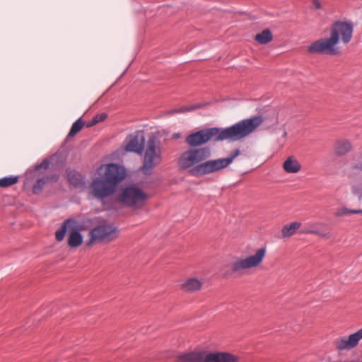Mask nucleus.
Segmentation results:
<instances>
[{
    "label": "nucleus",
    "instance_id": "obj_25",
    "mask_svg": "<svg viewBox=\"0 0 362 362\" xmlns=\"http://www.w3.org/2000/svg\"><path fill=\"white\" fill-rule=\"evenodd\" d=\"M348 214H362V209H349L346 207H341L335 212V216L340 217Z\"/></svg>",
    "mask_w": 362,
    "mask_h": 362
},
{
    "label": "nucleus",
    "instance_id": "obj_33",
    "mask_svg": "<svg viewBox=\"0 0 362 362\" xmlns=\"http://www.w3.org/2000/svg\"><path fill=\"white\" fill-rule=\"evenodd\" d=\"M286 135H287V132H286V131L284 129V132H283V136L285 138V137L286 136Z\"/></svg>",
    "mask_w": 362,
    "mask_h": 362
},
{
    "label": "nucleus",
    "instance_id": "obj_28",
    "mask_svg": "<svg viewBox=\"0 0 362 362\" xmlns=\"http://www.w3.org/2000/svg\"><path fill=\"white\" fill-rule=\"evenodd\" d=\"M352 192H353V193L354 194L358 196V199L360 201L362 200V192H361V190L360 187H353Z\"/></svg>",
    "mask_w": 362,
    "mask_h": 362
},
{
    "label": "nucleus",
    "instance_id": "obj_31",
    "mask_svg": "<svg viewBox=\"0 0 362 362\" xmlns=\"http://www.w3.org/2000/svg\"><path fill=\"white\" fill-rule=\"evenodd\" d=\"M313 5L316 9H319L320 8V3L318 0H313Z\"/></svg>",
    "mask_w": 362,
    "mask_h": 362
},
{
    "label": "nucleus",
    "instance_id": "obj_2",
    "mask_svg": "<svg viewBox=\"0 0 362 362\" xmlns=\"http://www.w3.org/2000/svg\"><path fill=\"white\" fill-rule=\"evenodd\" d=\"M99 177L94 178L90 186V194L103 202L117 192L119 184L124 179L125 169L116 163L101 165L97 170Z\"/></svg>",
    "mask_w": 362,
    "mask_h": 362
},
{
    "label": "nucleus",
    "instance_id": "obj_24",
    "mask_svg": "<svg viewBox=\"0 0 362 362\" xmlns=\"http://www.w3.org/2000/svg\"><path fill=\"white\" fill-rule=\"evenodd\" d=\"M84 125V122L81 119H78L71 126V128L68 134V136H74L78 132L81 130Z\"/></svg>",
    "mask_w": 362,
    "mask_h": 362
},
{
    "label": "nucleus",
    "instance_id": "obj_7",
    "mask_svg": "<svg viewBox=\"0 0 362 362\" xmlns=\"http://www.w3.org/2000/svg\"><path fill=\"white\" fill-rule=\"evenodd\" d=\"M266 248L257 249L254 255L240 258L233 262L231 269L235 274H243L244 271L258 267L266 255Z\"/></svg>",
    "mask_w": 362,
    "mask_h": 362
},
{
    "label": "nucleus",
    "instance_id": "obj_32",
    "mask_svg": "<svg viewBox=\"0 0 362 362\" xmlns=\"http://www.w3.org/2000/svg\"><path fill=\"white\" fill-rule=\"evenodd\" d=\"M98 123V122L97 121V119L94 117L93 120L91 121V122L89 124H88V127H92L93 125L97 124Z\"/></svg>",
    "mask_w": 362,
    "mask_h": 362
},
{
    "label": "nucleus",
    "instance_id": "obj_30",
    "mask_svg": "<svg viewBox=\"0 0 362 362\" xmlns=\"http://www.w3.org/2000/svg\"><path fill=\"white\" fill-rule=\"evenodd\" d=\"M353 170L355 171V173H357L358 171H362V162L356 164L354 166Z\"/></svg>",
    "mask_w": 362,
    "mask_h": 362
},
{
    "label": "nucleus",
    "instance_id": "obj_1",
    "mask_svg": "<svg viewBox=\"0 0 362 362\" xmlns=\"http://www.w3.org/2000/svg\"><path fill=\"white\" fill-rule=\"evenodd\" d=\"M191 147L182 152L177 163L181 170H188L191 175L201 177L218 172L226 168L240 154L235 149L226 158L209 160L211 156L209 147H199L208 142L221 141L220 128L211 127L192 132L185 139Z\"/></svg>",
    "mask_w": 362,
    "mask_h": 362
},
{
    "label": "nucleus",
    "instance_id": "obj_21",
    "mask_svg": "<svg viewBox=\"0 0 362 362\" xmlns=\"http://www.w3.org/2000/svg\"><path fill=\"white\" fill-rule=\"evenodd\" d=\"M273 39L272 32L269 29H265L260 33L255 35V40L261 45H265L270 42Z\"/></svg>",
    "mask_w": 362,
    "mask_h": 362
},
{
    "label": "nucleus",
    "instance_id": "obj_17",
    "mask_svg": "<svg viewBox=\"0 0 362 362\" xmlns=\"http://www.w3.org/2000/svg\"><path fill=\"white\" fill-rule=\"evenodd\" d=\"M322 223L320 222L314 223L311 225L308 226L306 228H305L303 230H301V233H305V234H315L317 235L322 238H329V235L328 233L321 232L320 230H318V226L321 225Z\"/></svg>",
    "mask_w": 362,
    "mask_h": 362
},
{
    "label": "nucleus",
    "instance_id": "obj_11",
    "mask_svg": "<svg viewBox=\"0 0 362 362\" xmlns=\"http://www.w3.org/2000/svg\"><path fill=\"white\" fill-rule=\"evenodd\" d=\"M206 362H238V358L228 352H208Z\"/></svg>",
    "mask_w": 362,
    "mask_h": 362
},
{
    "label": "nucleus",
    "instance_id": "obj_23",
    "mask_svg": "<svg viewBox=\"0 0 362 362\" xmlns=\"http://www.w3.org/2000/svg\"><path fill=\"white\" fill-rule=\"evenodd\" d=\"M18 181V177L11 175L8 177H4L0 179V187H7L17 183Z\"/></svg>",
    "mask_w": 362,
    "mask_h": 362
},
{
    "label": "nucleus",
    "instance_id": "obj_20",
    "mask_svg": "<svg viewBox=\"0 0 362 362\" xmlns=\"http://www.w3.org/2000/svg\"><path fill=\"white\" fill-rule=\"evenodd\" d=\"M74 223V220L71 218L66 219L63 222L60 228L58 229L55 233V238L57 241H62L64 240L66 233L67 231V228Z\"/></svg>",
    "mask_w": 362,
    "mask_h": 362
},
{
    "label": "nucleus",
    "instance_id": "obj_16",
    "mask_svg": "<svg viewBox=\"0 0 362 362\" xmlns=\"http://www.w3.org/2000/svg\"><path fill=\"white\" fill-rule=\"evenodd\" d=\"M82 242L83 237L80 232L74 228L71 230L68 238V245L71 247H77L81 245Z\"/></svg>",
    "mask_w": 362,
    "mask_h": 362
},
{
    "label": "nucleus",
    "instance_id": "obj_5",
    "mask_svg": "<svg viewBox=\"0 0 362 362\" xmlns=\"http://www.w3.org/2000/svg\"><path fill=\"white\" fill-rule=\"evenodd\" d=\"M162 162V150L160 141L155 135H151L147 141L144 151L143 164L141 168L142 173L150 175L153 169Z\"/></svg>",
    "mask_w": 362,
    "mask_h": 362
},
{
    "label": "nucleus",
    "instance_id": "obj_9",
    "mask_svg": "<svg viewBox=\"0 0 362 362\" xmlns=\"http://www.w3.org/2000/svg\"><path fill=\"white\" fill-rule=\"evenodd\" d=\"M361 339L362 327L349 336H343L335 339L334 345L338 351H349L356 348Z\"/></svg>",
    "mask_w": 362,
    "mask_h": 362
},
{
    "label": "nucleus",
    "instance_id": "obj_34",
    "mask_svg": "<svg viewBox=\"0 0 362 362\" xmlns=\"http://www.w3.org/2000/svg\"><path fill=\"white\" fill-rule=\"evenodd\" d=\"M52 179L57 180L58 179V176L55 175L52 177Z\"/></svg>",
    "mask_w": 362,
    "mask_h": 362
},
{
    "label": "nucleus",
    "instance_id": "obj_15",
    "mask_svg": "<svg viewBox=\"0 0 362 362\" xmlns=\"http://www.w3.org/2000/svg\"><path fill=\"white\" fill-rule=\"evenodd\" d=\"M202 284L201 280L196 278H189L182 284V289L187 292L193 293L199 291Z\"/></svg>",
    "mask_w": 362,
    "mask_h": 362
},
{
    "label": "nucleus",
    "instance_id": "obj_4",
    "mask_svg": "<svg viewBox=\"0 0 362 362\" xmlns=\"http://www.w3.org/2000/svg\"><path fill=\"white\" fill-rule=\"evenodd\" d=\"M263 122L262 116L242 119L230 127L220 128L221 141H240L254 132Z\"/></svg>",
    "mask_w": 362,
    "mask_h": 362
},
{
    "label": "nucleus",
    "instance_id": "obj_13",
    "mask_svg": "<svg viewBox=\"0 0 362 362\" xmlns=\"http://www.w3.org/2000/svg\"><path fill=\"white\" fill-rule=\"evenodd\" d=\"M301 168L299 161L293 156H288L283 163V169L287 173H297Z\"/></svg>",
    "mask_w": 362,
    "mask_h": 362
},
{
    "label": "nucleus",
    "instance_id": "obj_29",
    "mask_svg": "<svg viewBox=\"0 0 362 362\" xmlns=\"http://www.w3.org/2000/svg\"><path fill=\"white\" fill-rule=\"evenodd\" d=\"M107 117V115L105 112H103L101 114L97 115L95 116V118L97 119V121L99 122H101L104 121Z\"/></svg>",
    "mask_w": 362,
    "mask_h": 362
},
{
    "label": "nucleus",
    "instance_id": "obj_3",
    "mask_svg": "<svg viewBox=\"0 0 362 362\" xmlns=\"http://www.w3.org/2000/svg\"><path fill=\"white\" fill-rule=\"evenodd\" d=\"M353 30V25L350 23L335 22L332 25L330 37L313 42L308 47V51L311 54L336 55L339 53L336 45L340 37L344 43H348L352 37Z\"/></svg>",
    "mask_w": 362,
    "mask_h": 362
},
{
    "label": "nucleus",
    "instance_id": "obj_12",
    "mask_svg": "<svg viewBox=\"0 0 362 362\" xmlns=\"http://www.w3.org/2000/svg\"><path fill=\"white\" fill-rule=\"evenodd\" d=\"M208 351H193L181 354L177 362H206Z\"/></svg>",
    "mask_w": 362,
    "mask_h": 362
},
{
    "label": "nucleus",
    "instance_id": "obj_18",
    "mask_svg": "<svg viewBox=\"0 0 362 362\" xmlns=\"http://www.w3.org/2000/svg\"><path fill=\"white\" fill-rule=\"evenodd\" d=\"M351 149V144L347 140H339L335 145V153L339 156H342L350 151Z\"/></svg>",
    "mask_w": 362,
    "mask_h": 362
},
{
    "label": "nucleus",
    "instance_id": "obj_26",
    "mask_svg": "<svg viewBox=\"0 0 362 362\" xmlns=\"http://www.w3.org/2000/svg\"><path fill=\"white\" fill-rule=\"evenodd\" d=\"M45 184V178H39L37 182L35 183L33 187V192L34 194H39L42 189L44 185Z\"/></svg>",
    "mask_w": 362,
    "mask_h": 362
},
{
    "label": "nucleus",
    "instance_id": "obj_6",
    "mask_svg": "<svg viewBox=\"0 0 362 362\" xmlns=\"http://www.w3.org/2000/svg\"><path fill=\"white\" fill-rule=\"evenodd\" d=\"M148 198L146 192L133 185L122 190L117 197V202L124 206L139 209L145 205Z\"/></svg>",
    "mask_w": 362,
    "mask_h": 362
},
{
    "label": "nucleus",
    "instance_id": "obj_27",
    "mask_svg": "<svg viewBox=\"0 0 362 362\" xmlns=\"http://www.w3.org/2000/svg\"><path fill=\"white\" fill-rule=\"evenodd\" d=\"M49 160L45 159L41 163L37 164L35 166V168H36V170H39V169H42V168L47 169L49 168Z\"/></svg>",
    "mask_w": 362,
    "mask_h": 362
},
{
    "label": "nucleus",
    "instance_id": "obj_8",
    "mask_svg": "<svg viewBox=\"0 0 362 362\" xmlns=\"http://www.w3.org/2000/svg\"><path fill=\"white\" fill-rule=\"evenodd\" d=\"M90 236L91 242H109L118 236V230L112 225H102L91 229Z\"/></svg>",
    "mask_w": 362,
    "mask_h": 362
},
{
    "label": "nucleus",
    "instance_id": "obj_19",
    "mask_svg": "<svg viewBox=\"0 0 362 362\" xmlns=\"http://www.w3.org/2000/svg\"><path fill=\"white\" fill-rule=\"evenodd\" d=\"M204 106H205V104H197V105L183 106V107H179V108H175V109L170 110L166 112V115H172L174 114L186 113V112L193 111L197 109L203 107Z\"/></svg>",
    "mask_w": 362,
    "mask_h": 362
},
{
    "label": "nucleus",
    "instance_id": "obj_10",
    "mask_svg": "<svg viewBox=\"0 0 362 362\" xmlns=\"http://www.w3.org/2000/svg\"><path fill=\"white\" fill-rule=\"evenodd\" d=\"M145 136L143 132H136L129 134L124 141V149L127 152L136 153L141 155L144 151Z\"/></svg>",
    "mask_w": 362,
    "mask_h": 362
},
{
    "label": "nucleus",
    "instance_id": "obj_14",
    "mask_svg": "<svg viewBox=\"0 0 362 362\" xmlns=\"http://www.w3.org/2000/svg\"><path fill=\"white\" fill-rule=\"evenodd\" d=\"M69 183L75 187H83L85 185L83 177L78 172L69 169L66 170Z\"/></svg>",
    "mask_w": 362,
    "mask_h": 362
},
{
    "label": "nucleus",
    "instance_id": "obj_22",
    "mask_svg": "<svg viewBox=\"0 0 362 362\" xmlns=\"http://www.w3.org/2000/svg\"><path fill=\"white\" fill-rule=\"evenodd\" d=\"M300 226L301 223L296 221L291 223L290 225L284 226L281 230L282 236L284 238H288L293 235Z\"/></svg>",
    "mask_w": 362,
    "mask_h": 362
}]
</instances>
